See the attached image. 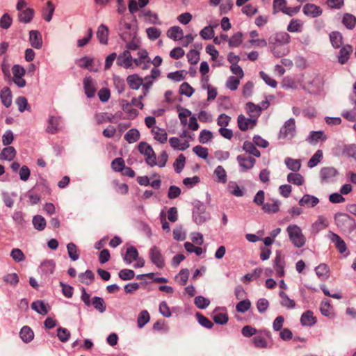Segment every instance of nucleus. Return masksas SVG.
I'll return each instance as SVG.
<instances>
[{
    "label": "nucleus",
    "mask_w": 356,
    "mask_h": 356,
    "mask_svg": "<svg viewBox=\"0 0 356 356\" xmlns=\"http://www.w3.org/2000/svg\"><path fill=\"white\" fill-rule=\"evenodd\" d=\"M12 72L13 74V81L19 88H23L26 86V81L23 79L25 75V70L23 67L19 65H15L12 67Z\"/></svg>",
    "instance_id": "nucleus-11"
},
{
    "label": "nucleus",
    "mask_w": 356,
    "mask_h": 356,
    "mask_svg": "<svg viewBox=\"0 0 356 356\" xmlns=\"http://www.w3.org/2000/svg\"><path fill=\"white\" fill-rule=\"evenodd\" d=\"M189 274V270L188 269H181L175 276L176 282L181 286L186 285L188 280Z\"/></svg>",
    "instance_id": "nucleus-52"
},
{
    "label": "nucleus",
    "mask_w": 356,
    "mask_h": 356,
    "mask_svg": "<svg viewBox=\"0 0 356 356\" xmlns=\"http://www.w3.org/2000/svg\"><path fill=\"white\" fill-rule=\"evenodd\" d=\"M178 117L182 126H188V128L192 131H197L199 129V124L197 118L191 116V111L181 106L177 107Z\"/></svg>",
    "instance_id": "nucleus-3"
},
{
    "label": "nucleus",
    "mask_w": 356,
    "mask_h": 356,
    "mask_svg": "<svg viewBox=\"0 0 356 356\" xmlns=\"http://www.w3.org/2000/svg\"><path fill=\"white\" fill-rule=\"evenodd\" d=\"M353 47L349 44L344 45L339 50L338 55V61L340 64H345L348 62L351 54L353 53Z\"/></svg>",
    "instance_id": "nucleus-21"
},
{
    "label": "nucleus",
    "mask_w": 356,
    "mask_h": 356,
    "mask_svg": "<svg viewBox=\"0 0 356 356\" xmlns=\"http://www.w3.org/2000/svg\"><path fill=\"white\" fill-rule=\"evenodd\" d=\"M299 82L296 81L294 78L291 76H285L282 82V87L285 89H296L298 88Z\"/></svg>",
    "instance_id": "nucleus-46"
},
{
    "label": "nucleus",
    "mask_w": 356,
    "mask_h": 356,
    "mask_svg": "<svg viewBox=\"0 0 356 356\" xmlns=\"http://www.w3.org/2000/svg\"><path fill=\"white\" fill-rule=\"evenodd\" d=\"M62 129V120L59 116L50 115L46 131L50 134H56Z\"/></svg>",
    "instance_id": "nucleus-12"
},
{
    "label": "nucleus",
    "mask_w": 356,
    "mask_h": 356,
    "mask_svg": "<svg viewBox=\"0 0 356 356\" xmlns=\"http://www.w3.org/2000/svg\"><path fill=\"white\" fill-rule=\"evenodd\" d=\"M34 16V10L29 8L19 12L18 19L19 22L27 24L31 22Z\"/></svg>",
    "instance_id": "nucleus-30"
},
{
    "label": "nucleus",
    "mask_w": 356,
    "mask_h": 356,
    "mask_svg": "<svg viewBox=\"0 0 356 356\" xmlns=\"http://www.w3.org/2000/svg\"><path fill=\"white\" fill-rule=\"evenodd\" d=\"M279 296L281 298L280 304L282 307L289 309H293L296 307L295 301L291 299L285 292L280 291L279 293Z\"/></svg>",
    "instance_id": "nucleus-38"
},
{
    "label": "nucleus",
    "mask_w": 356,
    "mask_h": 356,
    "mask_svg": "<svg viewBox=\"0 0 356 356\" xmlns=\"http://www.w3.org/2000/svg\"><path fill=\"white\" fill-rule=\"evenodd\" d=\"M29 42L32 47L36 49H41L43 44L41 33L38 31H30Z\"/></svg>",
    "instance_id": "nucleus-18"
},
{
    "label": "nucleus",
    "mask_w": 356,
    "mask_h": 356,
    "mask_svg": "<svg viewBox=\"0 0 356 356\" xmlns=\"http://www.w3.org/2000/svg\"><path fill=\"white\" fill-rule=\"evenodd\" d=\"M212 318L213 321L220 325H225L228 322L229 316L225 307L216 308L213 312Z\"/></svg>",
    "instance_id": "nucleus-14"
},
{
    "label": "nucleus",
    "mask_w": 356,
    "mask_h": 356,
    "mask_svg": "<svg viewBox=\"0 0 356 356\" xmlns=\"http://www.w3.org/2000/svg\"><path fill=\"white\" fill-rule=\"evenodd\" d=\"M341 22L346 29L352 30L356 25V17L350 13H345Z\"/></svg>",
    "instance_id": "nucleus-37"
},
{
    "label": "nucleus",
    "mask_w": 356,
    "mask_h": 356,
    "mask_svg": "<svg viewBox=\"0 0 356 356\" xmlns=\"http://www.w3.org/2000/svg\"><path fill=\"white\" fill-rule=\"evenodd\" d=\"M138 58L134 59V63L136 66L141 67L143 69L147 67V65L149 63V59L148 58V54L147 51L142 50L138 53Z\"/></svg>",
    "instance_id": "nucleus-27"
},
{
    "label": "nucleus",
    "mask_w": 356,
    "mask_h": 356,
    "mask_svg": "<svg viewBox=\"0 0 356 356\" xmlns=\"http://www.w3.org/2000/svg\"><path fill=\"white\" fill-rule=\"evenodd\" d=\"M315 272L316 275L321 280H325L330 273V268L325 264H320L315 268Z\"/></svg>",
    "instance_id": "nucleus-44"
},
{
    "label": "nucleus",
    "mask_w": 356,
    "mask_h": 356,
    "mask_svg": "<svg viewBox=\"0 0 356 356\" xmlns=\"http://www.w3.org/2000/svg\"><path fill=\"white\" fill-rule=\"evenodd\" d=\"M241 79L234 76H230L225 83V86L227 88H229L231 90H236L239 84Z\"/></svg>",
    "instance_id": "nucleus-63"
},
{
    "label": "nucleus",
    "mask_w": 356,
    "mask_h": 356,
    "mask_svg": "<svg viewBox=\"0 0 356 356\" xmlns=\"http://www.w3.org/2000/svg\"><path fill=\"white\" fill-rule=\"evenodd\" d=\"M304 23L299 19H292L288 26L287 31L291 33H300L302 31Z\"/></svg>",
    "instance_id": "nucleus-33"
},
{
    "label": "nucleus",
    "mask_w": 356,
    "mask_h": 356,
    "mask_svg": "<svg viewBox=\"0 0 356 356\" xmlns=\"http://www.w3.org/2000/svg\"><path fill=\"white\" fill-rule=\"evenodd\" d=\"M329 225L327 218L323 216H319L317 220L312 224V227L314 232H318L321 230L326 229Z\"/></svg>",
    "instance_id": "nucleus-29"
},
{
    "label": "nucleus",
    "mask_w": 356,
    "mask_h": 356,
    "mask_svg": "<svg viewBox=\"0 0 356 356\" xmlns=\"http://www.w3.org/2000/svg\"><path fill=\"white\" fill-rule=\"evenodd\" d=\"M330 40L334 48L338 49L343 44V36L338 31H333L330 33Z\"/></svg>",
    "instance_id": "nucleus-41"
},
{
    "label": "nucleus",
    "mask_w": 356,
    "mask_h": 356,
    "mask_svg": "<svg viewBox=\"0 0 356 356\" xmlns=\"http://www.w3.org/2000/svg\"><path fill=\"white\" fill-rule=\"evenodd\" d=\"M0 98L2 104L8 108L12 104V93L8 87H4L0 92Z\"/></svg>",
    "instance_id": "nucleus-31"
},
{
    "label": "nucleus",
    "mask_w": 356,
    "mask_h": 356,
    "mask_svg": "<svg viewBox=\"0 0 356 356\" xmlns=\"http://www.w3.org/2000/svg\"><path fill=\"white\" fill-rule=\"evenodd\" d=\"M149 257L151 261L159 268L161 269L165 266V259L157 246H153L149 252Z\"/></svg>",
    "instance_id": "nucleus-9"
},
{
    "label": "nucleus",
    "mask_w": 356,
    "mask_h": 356,
    "mask_svg": "<svg viewBox=\"0 0 356 356\" xmlns=\"http://www.w3.org/2000/svg\"><path fill=\"white\" fill-rule=\"evenodd\" d=\"M295 133V120L293 118H290L280 129L279 138L283 140H291L294 137Z\"/></svg>",
    "instance_id": "nucleus-8"
},
{
    "label": "nucleus",
    "mask_w": 356,
    "mask_h": 356,
    "mask_svg": "<svg viewBox=\"0 0 356 356\" xmlns=\"http://www.w3.org/2000/svg\"><path fill=\"white\" fill-rule=\"evenodd\" d=\"M31 307L33 310L42 315H45L48 313L47 306L42 301L38 300L33 302L31 305Z\"/></svg>",
    "instance_id": "nucleus-58"
},
{
    "label": "nucleus",
    "mask_w": 356,
    "mask_h": 356,
    "mask_svg": "<svg viewBox=\"0 0 356 356\" xmlns=\"http://www.w3.org/2000/svg\"><path fill=\"white\" fill-rule=\"evenodd\" d=\"M257 124V120L250 117L246 118L243 114L239 115L237 118V124L238 129L242 131H246L248 129H254Z\"/></svg>",
    "instance_id": "nucleus-10"
},
{
    "label": "nucleus",
    "mask_w": 356,
    "mask_h": 356,
    "mask_svg": "<svg viewBox=\"0 0 356 356\" xmlns=\"http://www.w3.org/2000/svg\"><path fill=\"white\" fill-rule=\"evenodd\" d=\"M55 10V6L53 3L49 1L47 3V6L42 10V17L47 22H50L54 12Z\"/></svg>",
    "instance_id": "nucleus-47"
},
{
    "label": "nucleus",
    "mask_w": 356,
    "mask_h": 356,
    "mask_svg": "<svg viewBox=\"0 0 356 356\" xmlns=\"http://www.w3.org/2000/svg\"><path fill=\"white\" fill-rule=\"evenodd\" d=\"M291 172L287 175V181L296 186H302L305 183L303 176L299 173Z\"/></svg>",
    "instance_id": "nucleus-40"
},
{
    "label": "nucleus",
    "mask_w": 356,
    "mask_h": 356,
    "mask_svg": "<svg viewBox=\"0 0 356 356\" xmlns=\"http://www.w3.org/2000/svg\"><path fill=\"white\" fill-rule=\"evenodd\" d=\"M16 156V150L12 146H8L3 149L0 154V159L12 161Z\"/></svg>",
    "instance_id": "nucleus-39"
},
{
    "label": "nucleus",
    "mask_w": 356,
    "mask_h": 356,
    "mask_svg": "<svg viewBox=\"0 0 356 356\" xmlns=\"http://www.w3.org/2000/svg\"><path fill=\"white\" fill-rule=\"evenodd\" d=\"M169 143L174 149L184 151L190 147L188 140H182L177 137H171L169 139Z\"/></svg>",
    "instance_id": "nucleus-19"
},
{
    "label": "nucleus",
    "mask_w": 356,
    "mask_h": 356,
    "mask_svg": "<svg viewBox=\"0 0 356 356\" xmlns=\"http://www.w3.org/2000/svg\"><path fill=\"white\" fill-rule=\"evenodd\" d=\"M186 163V157L184 156V154H181L178 156L177 159L173 163V167L175 168V170L177 173H180L181 170L184 169Z\"/></svg>",
    "instance_id": "nucleus-61"
},
{
    "label": "nucleus",
    "mask_w": 356,
    "mask_h": 356,
    "mask_svg": "<svg viewBox=\"0 0 356 356\" xmlns=\"http://www.w3.org/2000/svg\"><path fill=\"white\" fill-rule=\"evenodd\" d=\"M338 171L333 167H324L320 171V177L322 182H332L338 175Z\"/></svg>",
    "instance_id": "nucleus-13"
},
{
    "label": "nucleus",
    "mask_w": 356,
    "mask_h": 356,
    "mask_svg": "<svg viewBox=\"0 0 356 356\" xmlns=\"http://www.w3.org/2000/svg\"><path fill=\"white\" fill-rule=\"evenodd\" d=\"M108 29L104 24H101L97 31V37L101 44H106L108 42Z\"/></svg>",
    "instance_id": "nucleus-36"
},
{
    "label": "nucleus",
    "mask_w": 356,
    "mask_h": 356,
    "mask_svg": "<svg viewBox=\"0 0 356 356\" xmlns=\"http://www.w3.org/2000/svg\"><path fill=\"white\" fill-rule=\"evenodd\" d=\"M138 151L145 156V161L148 165L151 167L156 165V154L148 143L145 142L140 143Z\"/></svg>",
    "instance_id": "nucleus-6"
},
{
    "label": "nucleus",
    "mask_w": 356,
    "mask_h": 356,
    "mask_svg": "<svg viewBox=\"0 0 356 356\" xmlns=\"http://www.w3.org/2000/svg\"><path fill=\"white\" fill-rule=\"evenodd\" d=\"M286 232L291 242L295 247L300 248L305 245L306 238L299 226L294 224L289 225L286 228Z\"/></svg>",
    "instance_id": "nucleus-5"
},
{
    "label": "nucleus",
    "mask_w": 356,
    "mask_h": 356,
    "mask_svg": "<svg viewBox=\"0 0 356 356\" xmlns=\"http://www.w3.org/2000/svg\"><path fill=\"white\" fill-rule=\"evenodd\" d=\"M95 120L97 124H103L106 122H111L113 118L112 114H109L108 113H97L95 116Z\"/></svg>",
    "instance_id": "nucleus-57"
},
{
    "label": "nucleus",
    "mask_w": 356,
    "mask_h": 356,
    "mask_svg": "<svg viewBox=\"0 0 356 356\" xmlns=\"http://www.w3.org/2000/svg\"><path fill=\"white\" fill-rule=\"evenodd\" d=\"M285 261L280 252L276 253L273 260V268L277 277H282L285 275Z\"/></svg>",
    "instance_id": "nucleus-15"
},
{
    "label": "nucleus",
    "mask_w": 356,
    "mask_h": 356,
    "mask_svg": "<svg viewBox=\"0 0 356 356\" xmlns=\"http://www.w3.org/2000/svg\"><path fill=\"white\" fill-rule=\"evenodd\" d=\"M320 311L322 315L327 317H333L334 316V309L328 300H322L320 305Z\"/></svg>",
    "instance_id": "nucleus-32"
},
{
    "label": "nucleus",
    "mask_w": 356,
    "mask_h": 356,
    "mask_svg": "<svg viewBox=\"0 0 356 356\" xmlns=\"http://www.w3.org/2000/svg\"><path fill=\"white\" fill-rule=\"evenodd\" d=\"M124 167V161L121 157L116 158L111 162V168L115 172H122Z\"/></svg>",
    "instance_id": "nucleus-64"
},
{
    "label": "nucleus",
    "mask_w": 356,
    "mask_h": 356,
    "mask_svg": "<svg viewBox=\"0 0 356 356\" xmlns=\"http://www.w3.org/2000/svg\"><path fill=\"white\" fill-rule=\"evenodd\" d=\"M303 13L306 15L314 17L320 15L322 11L319 6L308 3L303 7Z\"/></svg>",
    "instance_id": "nucleus-34"
},
{
    "label": "nucleus",
    "mask_w": 356,
    "mask_h": 356,
    "mask_svg": "<svg viewBox=\"0 0 356 356\" xmlns=\"http://www.w3.org/2000/svg\"><path fill=\"white\" fill-rule=\"evenodd\" d=\"M236 159L243 171L252 168L256 162L254 158L245 154L238 155Z\"/></svg>",
    "instance_id": "nucleus-16"
},
{
    "label": "nucleus",
    "mask_w": 356,
    "mask_h": 356,
    "mask_svg": "<svg viewBox=\"0 0 356 356\" xmlns=\"http://www.w3.org/2000/svg\"><path fill=\"white\" fill-rule=\"evenodd\" d=\"M319 203V200L316 197L306 194L299 200L298 204L300 207H314Z\"/></svg>",
    "instance_id": "nucleus-23"
},
{
    "label": "nucleus",
    "mask_w": 356,
    "mask_h": 356,
    "mask_svg": "<svg viewBox=\"0 0 356 356\" xmlns=\"http://www.w3.org/2000/svg\"><path fill=\"white\" fill-rule=\"evenodd\" d=\"M252 342L254 347L257 348H270L273 345L270 332L266 329L259 330L252 338Z\"/></svg>",
    "instance_id": "nucleus-4"
},
{
    "label": "nucleus",
    "mask_w": 356,
    "mask_h": 356,
    "mask_svg": "<svg viewBox=\"0 0 356 356\" xmlns=\"http://www.w3.org/2000/svg\"><path fill=\"white\" fill-rule=\"evenodd\" d=\"M284 163L293 172H298L301 168V162L299 159L287 157L284 160Z\"/></svg>",
    "instance_id": "nucleus-45"
},
{
    "label": "nucleus",
    "mask_w": 356,
    "mask_h": 356,
    "mask_svg": "<svg viewBox=\"0 0 356 356\" xmlns=\"http://www.w3.org/2000/svg\"><path fill=\"white\" fill-rule=\"evenodd\" d=\"M243 42V34L237 32L229 39V46L230 47H238Z\"/></svg>",
    "instance_id": "nucleus-55"
},
{
    "label": "nucleus",
    "mask_w": 356,
    "mask_h": 356,
    "mask_svg": "<svg viewBox=\"0 0 356 356\" xmlns=\"http://www.w3.org/2000/svg\"><path fill=\"white\" fill-rule=\"evenodd\" d=\"M269 106L268 101L261 102V106L254 104L252 102H248L245 104V110L249 117L254 119L258 122V118L261 114L263 110L266 109Z\"/></svg>",
    "instance_id": "nucleus-7"
},
{
    "label": "nucleus",
    "mask_w": 356,
    "mask_h": 356,
    "mask_svg": "<svg viewBox=\"0 0 356 356\" xmlns=\"http://www.w3.org/2000/svg\"><path fill=\"white\" fill-rule=\"evenodd\" d=\"M330 238L334 243L337 249L340 253H343L347 250V246L344 241L337 234L334 232L330 233Z\"/></svg>",
    "instance_id": "nucleus-24"
},
{
    "label": "nucleus",
    "mask_w": 356,
    "mask_h": 356,
    "mask_svg": "<svg viewBox=\"0 0 356 356\" xmlns=\"http://www.w3.org/2000/svg\"><path fill=\"white\" fill-rule=\"evenodd\" d=\"M166 35L174 41H181L183 47H188L194 40L191 33L184 35L183 29L179 26L170 27L166 31Z\"/></svg>",
    "instance_id": "nucleus-2"
},
{
    "label": "nucleus",
    "mask_w": 356,
    "mask_h": 356,
    "mask_svg": "<svg viewBox=\"0 0 356 356\" xmlns=\"http://www.w3.org/2000/svg\"><path fill=\"white\" fill-rule=\"evenodd\" d=\"M67 252L70 259L76 261L79 258V252L77 246L74 243H70L67 245Z\"/></svg>",
    "instance_id": "nucleus-56"
},
{
    "label": "nucleus",
    "mask_w": 356,
    "mask_h": 356,
    "mask_svg": "<svg viewBox=\"0 0 356 356\" xmlns=\"http://www.w3.org/2000/svg\"><path fill=\"white\" fill-rule=\"evenodd\" d=\"M56 264L54 260H44L40 265V268L42 273L52 274L55 270Z\"/></svg>",
    "instance_id": "nucleus-42"
},
{
    "label": "nucleus",
    "mask_w": 356,
    "mask_h": 356,
    "mask_svg": "<svg viewBox=\"0 0 356 356\" xmlns=\"http://www.w3.org/2000/svg\"><path fill=\"white\" fill-rule=\"evenodd\" d=\"M150 319L149 314L147 310L142 311L138 317L137 324L139 328H142Z\"/></svg>",
    "instance_id": "nucleus-60"
},
{
    "label": "nucleus",
    "mask_w": 356,
    "mask_h": 356,
    "mask_svg": "<svg viewBox=\"0 0 356 356\" xmlns=\"http://www.w3.org/2000/svg\"><path fill=\"white\" fill-rule=\"evenodd\" d=\"M33 225L35 229L42 231L47 225L46 220L40 215L35 216L33 218Z\"/></svg>",
    "instance_id": "nucleus-50"
},
{
    "label": "nucleus",
    "mask_w": 356,
    "mask_h": 356,
    "mask_svg": "<svg viewBox=\"0 0 356 356\" xmlns=\"http://www.w3.org/2000/svg\"><path fill=\"white\" fill-rule=\"evenodd\" d=\"M79 279L82 283L89 285L93 282L95 275L92 270H87L85 273L79 275Z\"/></svg>",
    "instance_id": "nucleus-54"
},
{
    "label": "nucleus",
    "mask_w": 356,
    "mask_h": 356,
    "mask_svg": "<svg viewBox=\"0 0 356 356\" xmlns=\"http://www.w3.org/2000/svg\"><path fill=\"white\" fill-rule=\"evenodd\" d=\"M342 154L356 161V145L350 144L343 147Z\"/></svg>",
    "instance_id": "nucleus-49"
},
{
    "label": "nucleus",
    "mask_w": 356,
    "mask_h": 356,
    "mask_svg": "<svg viewBox=\"0 0 356 356\" xmlns=\"http://www.w3.org/2000/svg\"><path fill=\"white\" fill-rule=\"evenodd\" d=\"M316 322L317 319L311 310L305 312L300 317V323L302 326L311 327L314 325Z\"/></svg>",
    "instance_id": "nucleus-20"
},
{
    "label": "nucleus",
    "mask_w": 356,
    "mask_h": 356,
    "mask_svg": "<svg viewBox=\"0 0 356 356\" xmlns=\"http://www.w3.org/2000/svg\"><path fill=\"white\" fill-rule=\"evenodd\" d=\"M19 335L22 341L26 343L31 341L34 337V333L29 326H24L20 330Z\"/></svg>",
    "instance_id": "nucleus-43"
},
{
    "label": "nucleus",
    "mask_w": 356,
    "mask_h": 356,
    "mask_svg": "<svg viewBox=\"0 0 356 356\" xmlns=\"http://www.w3.org/2000/svg\"><path fill=\"white\" fill-rule=\"evenodd\" d=\"M323 159V152L317 150L315 154L309 160L307 165L309 168H314Z\"/></svg>",
    "instance_id": "nucleus-59"
},
{
    "label": "nucleus",
    "mask_w": 356,
    "mask_h": 356,
    "mask_svg": "<svg viewBox=\"0 0 356 356\" xmlns=\"http://www.w3.org/2000/svg\"><path fill=\"white\" fill-rule=\"evenodd\" d=\"M124 138L129 143H134L139 140L140 133L136 129H131L126 133Z\"/></svg>",
    "instance_id": "nucleus-53"
},
{
    "label": "nucleus",
    "mask_w": 356,
    "mask_h": 356,
    "mask_svg": "<svg viewBox=\"0 0 356 356\" xmlns=\"http://www.w3.org/2000/svg\"><path fill=\"white\" fill-rule=\"evenodd\" d=\"M83 86L86 95L88 98L93 97L96 92V88L92 79L90 77H86L83 79Z\"/></svg>",
    "instance_id": "nucleus-25"
},
{
    "label": "nucleus",
    "mask_w": 356,
    "mask_h": 356,
    "mask_svg": "<svg viewBox=\"0 0 356 356\" xmlns=\"http://www.w3.org/2000/svg\"><path fill=\"white\" fill-rule=\"evenodd\" d=\"M91 305L94 307L95 309H97L101 313H103L104 312L106 311V303L102 298L97 296L94 297L92 299Z\"/></svg>",
    "instance_id": "nucleus-51"
},
{
    "label": "nucleus",
    "mask_w": 356,
    "mask_h": 356,
    "mask_svg": "<svg viewBox=\"0 0 356 356\" xmlns=\"http://www.w3.org/2000/svg\"><path fill=\"white\" fill-rule=\"evenodd\" d=\"M151 133L154 140L159 141L160 143H165L168 140V134L164 129L159 127H153V129H151Z\"/></svg>",
    "instance_id": "nucleus-26"
},
{
    "label": "nucleus",
    "mask_w": 356,
    "mask_h": 356,
    "mask_svg": "<svg viewBox=\"0 0 356 356\" xmlns=\"http://www.w3.org/2000/svg\"><path fill=\"white\" fill-rule=\"evenodd\" d=\"M291 36L286 32H278L269 38V45L273 54L277 57H282L288 52L285 44L289 43Z\"/></svg>",
    "instance_id": "nucleus-1"
},
{
    "label": "nucleus",
    "mask_w": 356,
    "mask_h": 356,
    "mask_svg": "<svg viewBox=\"0 0 356 356\" xmlns=\"http://www.w3.org/2000/svg\"><path fill=\"white\" fill-rule=\"evenodd\" d=\"M134 63V59L129 51L126 50L120 54L117 58V64L124 68H129Z\"/></svg>",
    "instance_id": "nucleus-17"
},
{
    "label": "nucleus",
    "mask_w": 356,
    "mask_h": 356,
    "mask_svg": "<svg viewBox=\"0 0 356 356\" xmlns=\"http://www.w3.org/2000/svg\"><path fill=\"white\" fill-rule=\"evenodd\" d=\"M243 149L247 153L252 154L256 157H259L261 155L260 152L255 147V145L250 141H245L243 143Z\"/></svg>",
    "instance_id": "nucleus-48"
},
{
    "label": "nucleus",
    "mask_w": 356,
    "mask_h": 356,
    "mask_svg": "<svg viewBox=\"0 0 356 356\" xmlns=\"http://www.w3.org/2000/svg\"><path fill=\"white\" fill-rule=\"evenodd\" d=\"M138 257V252L134 246H130L127 249L126 253L123 257L124 261L129 264L136 260Z\"/></svg>",
    "instance_id": "nucleus-35"
},
{
    "label": "nucleus",
    "mask_w": 356,
    "mask_h": 356,
    "mask_svg": "<svg viewBox=\"0 0 356 356\" xmlns=\"http://www.w3.org/2000/svg\"><path fill=\"white\" fill-rule=\"evenodd\" d=\"M10 257L17 263L24 261L26 259L25 254L19 248H13L10 252Z\"/></svg>",
    "instance_id": "nucleus-62"
},
{
    "label": "nucleus",
    "mask_w": 356,
    "mask_h": 356,
    "mask_svg": "<svg viewBox=\"0 0 356 356\" xmlns=\"http://www.w3.org/2000/svg\"><path fill=\"white\" fill-rule=\"evenodd\" d=\"M127 81L130 88L138 90L143 85L144 80L138 74H134L129 75L127 78Z\"/></svg>",
    "instance_id": "nucleus-28"
},
{
    "label": "nucleus",
    "mask_w": 356,
    "mask_h": 356,
    "mask_svg": "<svg viewBox=\"0 0 356 356\" xmlns=\"http://www.w3.org/2000/svg\"><path fill=\"white\" fill-rule=\"evenodd\" d=\"M280 202L277 200L269 199L263 204L262 210L266 213H275L280 210Z\"/></svg>",
    "instance_id": "nucleus-22"
}]
</instances>
